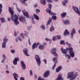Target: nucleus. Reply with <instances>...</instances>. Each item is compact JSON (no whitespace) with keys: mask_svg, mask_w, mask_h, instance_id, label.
<instances>
[{"mask_svg":"<svg viewBox=\"0 0 80 80\" xmlns=\"http://www.w3.org/2000/svg\"><path fill=\"white\" fill-rule=\"evenodd\" d=\"M78 75V72H76L75 71H72L68 73V76L66 78L67 79H70L69 80H73L76 79Z\"/></svg>","mask_w":80,"mask_h":80,"instance_id":"nucleus-1","label":"nucleus"},{"mask_svg":"<svg viewBox=\"0 0 80 80\" xmlns=\"http://www.w3.org/2000/svg\"><path fill=\"white\" fill-rule=\"evenodd\" d=\"M11 20L14 22L15 25H17L19 24V22L18 21V18L17 14H15L13 16H11Z\"/></svg>","mask_w":80,"mask_h":80,"instance_id":"nucleus-2","label":"nucleus"},{"mask_svg":"<svg viewBox=\"0 0 80 80\" xmlns=\"http://www.w3.org/2000/svg\"><path fill=\"white\" fill-rule=\"evenodd\" d=\"M52 4H48V9H46V12L47 13H49L50 15H56V14L55 13H53V12H51V9H52Z\"/></svg>","mask_w":80,"mask_h":80,"instance_id":"nucleus-3","label":"nucleus"},{"mask_svg":"<svg viewBox=\"0 0 80 80\" xmlns=\"http://www.w3.org/2000/svg\"><path fill=\"white\" fill-rule=\"evenodd\" d=\"M18 39L19 41H22V39H25V35H24V34L22 33L20 34V36L16 37L15 40L17 42H18Z\"/></svg>","mask_w":80,"mask_h":80,"instance_id":"nucleus-4","label":"nucleus"},{"mask_svg":"<svg viewBox=\"0 0 80 80\" xmlns=\"http://www.w3.org/2000/svg\"><path fill=\"white\" fill-rule=\"evenodd\" d=\"M67 49L69 51V54L70 55L71 57L73 58L75 57V52H74V51L73 50V48L72 47L68 48H67Z\"/></svg>","mask_w":80,"mask_h":80,"instance_id":"nucleus-5","label":"nucleus"},{"mask_svg":"<svg viewBox=\"0 0 80 80\" xmlns=\"http://www.w3.org/2000/svg\"><path fill=\"white\" fill-rule=\"evenodd\" d=\"M35 58L38 65L39 66H40L41 60H40V58L39 56H38V55H36L35 56Z\"/></svg>","mask_w":80,"mask_h":80,"instance_id":"nucleus-6","label":"nucleus"},{"mask_svg":"<svg viewBox=\"0 0 80 80\" xmlns=\"http://www.w3.org/2000/svg\"><path fill=\"white\" fill-rule=\"evenodd\" d=\"M62 23L65 25H70V21L69 19L62 20Z\"/></svg>","mask_w":80,"mask_h":80,"instance_id":"nucleus-7","label":"nucleus"},{"mask_svg":"<svg viewBox=\"0 0 80 80\" xmlns=\"http://www.w3.org/2000/svg\"><path fill=\"white\" fill-rule=\"evenodd\" d=\"M19 20L21 22L24 23L26 21V18L25 17L21 15L20 16L19 18Z\"/></svg>","mask_w":80,"mask_h":80,"instance_id":"nucleus-8","label":"nucleus"},{"mask_svg":"<svg viewBox=\"0 0 80 80\" xmlns=\"http://www.w3.org/2000/svg\"><path fill=\"white\" fill-rule=\"evenodd\" d=\"M22 12L24 16H25L26 18H29V14L28 12L26 11L25 9L22 10Z\"/></svg>","mask_w":80,"mask_h":80,"instance_id":"nucleus-9","label":"nucleus"},{"mask_svg":"<svg viewBox=\"0 0 80 80\" xmlns=\"http://www.w3.org/2000/svg\"><path fill=\"white\" fill-rule=\"evenodd\" d=\"M21 65L22 70H24L26 69V65H25V62L23 61H21Z\"/></svg>","mask_w":80,"mask_h":80,"instance_id":"nucleus-10","label":"nucleus"},{"mask_svg":"<svg viewBox=\"0 0 80 80\" xmlns=\"http://www.w3.org/2000/svg\"><path fill=\"white\" fill-rule=\"evenodd\" d=\"M76 33V31L75 30V28H73L72 29V32L71 33V37L72 38H73V35L75 34Z\"/></svg>","mask_w":80,"mask_h":80,"instance_id":"nucleus-11","label":"nucleus"},{"mask_svg":"<svg viewBox=\"0 0 80 80\" xmlns=\"http://www.w3.org/2000/svg\"><path fill=\"white\" fill-rule=\"evenodd\" d=\"M50 75V71H47L44 73L43 77L45 78H47Z\"/></svg>","mask_w":80,"mask_h":80,"instance_id":"nucleus-12","label":"nucleus"},{"mask_svg":"<svg viewBox=\"0 0 80 80\" xmlns=\"http://www.w3.org/2000/svg\"><path fill=\"white\" fill-rule=\"evenodd\" d=\"M23 52L24 54L26 56H27V57H29V55L28 54V53H27V52H28V49L27 48H25L23 50Z\"/></svg>","mask_w":80,"mask_h":80,"instance_id":"nucleus-13","label":"nucleus"},{"mask_svg":"<svg viewBox=\"0 0 80 80\" xmlns=\"http://www.w3.org/2000/svg\"><path fill=\"white\" fill-rule=\"evenodd\" d=\"M19 58H15L13 60V63L14 65L17 64V62L18 61H19Z\"/></svg>","mask_w":80,"mask_h":80,"instance_id":"nucleus-14","label":"nucleus"},{"mask_svg":"<svg viewBox=\"0 0 80 80\" xmlns=\"http://www.w3.org/2000/svg\"><path fill=\"white\" fill-rule=\"evenodd\" d=\"M63 78L62 77V74H59L58 75V78L56 80H63Z\"/></svg>","mask_w":80,"mask_h":80,"instance_id":"nucleus-15","label":"nucleus"},{"mask_svg":"<svg viewBox=\"0 0 80 80\" xmlns=\"http://www.w3.org/2000/svg\"><path fill=\"white\" fill-rule=\"evenodd\" d=\"M12 75L14 77V78L15 80H18V75L15 72L12 74Z\"/></svg>","mask_w":80,"mask_h":80,"instance_id":"nucleus-16","label":"nucleus"},{"mask_svg":"<svg viewBox=\"0 0 80 80\" xmlns=\"http://www.w3.org/2000/svg\"><path fill=\"white\" fill-rule=\"evenodd\" d=\"M61 50L62 51V52L63 53H64L65 54H66V53H67L68 52V49H67V48L66 49H63V48H62L61 49Z\"/></svg>","mask_w":80,"mask_h":80,"instance_id":"nucleus-17","label":"nucleus"},{"mask_svg":"<svg viewBox=\"0 0 80 80\" xmlns=\"http://www.w3.org/2000/svg\"><path fill=\"white\" fill-rule=\"evenodd\" d=\"M66 16H67V12H63L61 14V17L62 18H65V17H66Z\"/></svg>","mask_w":80,"mask_h":80,"instance_id":"nucleus-18","label":"nucleus"},{"mask_svg":"<svg viewBox=\"0 0 80 80\" xmlns=\"http://www.w3.org/2000/svg\"><path fill=\"white\" fill-rule=\"evenodd\" d=\"M9 11L11 15H13L14 11H13V9L12 8L9 7Z\"/></svg>","mask_w":80,"mask_h":80,"instance_id":"nucleus-19","label":"nucleus"},{"mask_svg":"<svg viewBox=\"0 0 80 80\" xmlns=\"http://www.w3.org/2000/svg\"><path fill=\"white\" fill-rule=\"evenodd\" d=\"M40 3L42 5H46V0H40Z\"/></svg>","mask_w":80,"mask_h":80,"instance_id":"nucleus-20","label":"nucleus"},{"mask_svg":"<svg viewBox=\"0 0 80 80\" xmlns=\"http://www.w3.org/2000/svg\"><path fill=\"white\" fill-rule=\"evenodd\" d=\"M45 48V46L42 44H40L38 46V48L40 50H43L44 48Z\"/></svg>","mask_w":80,"mask_h":80,"instance_id":"nucleus-21","label":"nucleus"},{"mask_svg":"<svg viewBox=\"0 0 80 80\" xmlns=\"http://www.w3.org/2000/svg\"><path fill=\"white\" fill-rule=\"evenodd\" d=\"M51 52L52 54H54L56 52H57V48H52L51 51Z\"/></svg>","mask_w":80,"mask_h":80,"instance_id":"nucleus-22","label":"nucleus"},{"mask_svg":"<svg viewBox=\"0 0 80 80\" xmlns=\"http://www.w3.org/2000/svg\"><path fill=\"white\" fill-rule=\"evenodd\" d=\"M69 34H70V33H69V32L68 31V30L67 29L65 30L63 33L64 36H67V35H69Z\"/></svg>","mask_w":80,"mask_h":80,"instance_id":"nucleus-23","label":"nucleus"},{"mask_svg":"<svg viewBox=\"0 0 80 80\" xmlns=\"http://www.w3.org/2000/svg\"><path fill=\"white\" fill-rule=\"evenodd\" d=\"M52 18H49V19L48 21V23L46 24V25L47 26L48 25H50V23L52 22Z\"/></svg>","mask_w":80,"mask_h":80,"instance_id":"nucleus-24","label":"nucleus"},{"mask_svg":"<svg viewBox=\"0 0 80 80\" xmlns=\"http://www.w3.org/2000/svg\"><path fill=\"white\" fill-rule=\"evenodd\" d=\"M52 61L54 62V63H57V57H54L52 59Z\"/></svg>","mask_w":80,"mask_h":80,"instance_id":"nucleus-25","label":"nucleus"},{"mask_svg":"<svg viewBox=\"0 0 80 80\" xmlns=\"http://www.w3.org/2000/svg\"><path fill=\"white\" fill-rule=\"evenodd\" d=\"M20 1L21 3L22 4V5H24L25 6L27 7V4L25 2V1H23L22 0H20Z\"/></svg>","mask_w":80,"mask_h":80,"instance_id":"nucleus-26","label":"nucleus"},{"mask_svg":"<svg viewBox=\"0 0 80 80\" xmlns=\"http://www.w3.org/2000/svg\"><path fill=\"white\" fill-rule=\"evenodd\" d=\"M8 39L6 38V37H5L3 39V42L5 43H7V42H8Z\"/></svg>","mask_w":80,"mask_h":80,"instance_id":"nucleus-27","label":"nucleus"},{"mask_svg":"<svg viewBox=\"0 0 80 80\" xmlns=\"http://www.w3.org/2000/svg\"><path fill=\"white\" fill-rule=\"evenodd\" d=\"M1 20V22L2 23H5L6 22V20L4 18H0Z\"/></svg>","mask_w":80,"mask_h":80,"instance_id":"nucleus-28","label":"nucleus"},{"mask_svg":"<svg viewBox=\"0 0 80 80\" xmlns=\"http://www.w3.org/2000/svg\"><path fill=\"white\" fill-rule=\"evenodd\" d=\"M49 30L50 32H53V31L55 30V28H54V27L53 26H52L49 29Z\"/></svg>","mask_w":80,"mask_h":80,"instance_id":"nucleus-29","label":"nucleus"},{"mask_svg":"<svg viewBox=\"0 0 80 80\" xmlns=\"http://www.w3.org/2000/svg\"><path fill=\"white\" fill-rule=\"evenodd\" d=\"M40 28L43 31L45 30V26L43 24H42Z\"/></svg>","mask_w":80,"mask_h":80,"instance_id":"nucleus-30","label":"nucleus"},{"mask_svg":"<svg viewBox=\"0 0 80 80\" xmlns=\"http://www.w3.org/2000/svg\"><path fill=\"white\" fill-rule=\"evenodd\" d=\"M68 0H64L62 2V4L65 6L66 5V3L68 2Z\"/></svg>","mask_w":80,"mask_h":80,"instance_id":"nucleus-31","label":"nucleus"},{"mask_svg":"<svg viewBox=\"0 0 80 80\" xmlns=\"http://www.w3.org/2000/svg\"><path fill=\"white\" fill-rule=\"evenodd\" d=\"M33 16L35 18L36 20H39V17L37 15L34 14H33Z\"/></svg>","mask_w":80,"mask_h":80,"instance_id":"nucleus-32","label":"nucleus"},{"mask_svg":"<svg viewBox=\"0 0 80 80\" xmlns=\"http://www.w3.org/2000/svg\"><path fill=\"white\" fill-rule=\"evenodd\" d=\"M65 57L67 58L68 59H70V58H71V56H70V55H69V54H65Z\"/></svg>","mask_w":80,"mask_h":80,"instance_id":"nucleus-33","label":"nucleus"},{"mask_svg":"<svg viewBox=\"0 0 80 80\" xmlns=\"http://www.w3.org/2000/svg\"><path fill=\"white\" fill-rule=\"evenodd\" d=\"M36 45H37V43L35 42L32 45V48L33 50L36 48Z\"/></svg>","mask_w":80,"mask_h":80,"instance_id":"nucleus-34","label":"nucleus"},{"mask_svg":"<svg viewBox=\"0 0 80 80\" xmlns=\"http://www.w3.org/2000/svg\"><path fill=\"white\" fill-rule=\"evenodd\" d=\"M53 41H56L57 40V36H53L52 38Z\"/></svg>","mask_w":80,"mask_h":80,"instance_id":"nucleus-35","label":"nucleus"},{"mask_svg":"<svg viewBox=\"0 0 80 80\" xmlns=\"http://www.w3.org/2000/svg\"><path fill=\"white\" fill-rule=\"evenodd\" d=\"M6 47V43L5 42H3L2 44V47L3 48H5Z\"/></svg>","mask_w":80,"mask_h":80,"instance_id":"nucleus-36","label":"nucleus"},{"mask_svg":"<svg viewBox=\"0 0 80 80\" xmlns=\"http://www.w3.org/2000/svg\"><path fill=\"white\" fill-rule=\"evenodd\" d=\"M35 12L36 13H38L40 12V10L38 9H36L35 10Z\"/></svg>","mask_w":80,"mask_h":80,"instance_id":"nucleus-37","label":"nucleus"},{"mask_svg":"<svg viewBox=\"0 0 80 80\" xmlns=\"http://www.w3.org/2000/svg\"><path fill=\"white\" fill-rule=\"evenodd\" d=\"M52 19L53 20H57V17L55 15L53 16L52 17Z\"/></svg>","mask_w":80,"mask_h":80,"instance_id":"nucleus-38","label":"nucleus"},{"mask_svg":"<svg viewBox=\"0 0 80 80\" xmlns=\"http://www.w3.org/2000/svg\"><path fill=\"white\" fill-rule=\"evenodd\" d=\"M32 27L31 25L28 26L27 28V30H30L32 28Z\"/></svg>","mask_w":80,"mask_h":80,"instance_id":"nucleus-39","label":"nucleus"},{"mask_svg":"<svg viewBox=\"0 0 80 80\" xmlns=\"http://www.w3.org/2000/svg\"><path fill=\"white\" fill-rule=\"evenodd\" d=\"M24 32H25V33L24 34V35H25L26 37H28V32H27L26 31H25Z\"/></svg>","mask_w":80,"mask_h":80,"instance_id":"nucleus-40","label":"nucleus"},{"mask_svg":"<svg viewBox=\"0 0 80 80\" xmlns=\"http://www.w3.org/2000/svg\"><path fill=\"white\" fill-rule=\"evenodd\" d=\"M66 44L67 45L68 47H72V45L71 44L69 43L68 42H66Z\"/></svg>","mask_w":80,"mask_h":80,"instance_id":"nucleus-41","label":"nucleus"},{"mask_svg":"<svg viewBox=\"0 0 80 80\" xmlns=\"http://www.w3.org/2000/svg\"><path fill=\"white\" fill-rule=\"evenodd\" d=\"M16 7L18 12H21V9L18 8V6H16Z\"/></svg>","mask_w":80,"mask_h":80,"instance_id":"nucleus-42","label":"nucleus"},{"mask_svg":"<svg viewBox=\"0 0 80 80\" xmlns=\"http://www.w3.org/2000/svg\"><path fill=\"white\" fill-rule=\"evenodd\" d=\"M2 57L4 59H7V57H6V56L4 54H3L2 55Z\"/></svg>","mask_w":80,"mask_h":80,"instance_id":"nucleus-43","label":"nucleus"},{"mask_svg":"<svg viewBox=\"0 0 80 80\" xmlns=\"http://www.w3.org/2000/svg\"><path fill=\"white\" fill-rule=\"evenodd\" d=\"M11 52L12 53H15V50L14 49H12L11 50Z\"/></svg>","mask_w":80,"mask_h":80,"instance_id":"nucleus-44","label":"nucleus"},{"mask_svg":"<svg viewBox=\"0 0 80 80\" xmlns=\"http://www.w3.org/2000/svg\"><path fill=\"white\" fill-rule=\"evenodd\" d=\"M30 75L31 76H33V72H32V70H30Z\"/></svg>","mask_w":80,"mask_h":80,"instance_id":"nucleus-45","label":"nucleus"},{"mask_svg":"<svg viewBox=\"0 0 80 80\" xmlns=\"http://www.w3.org/2000/svg\"><path fill=\"white\" fill-rule=\"evenodd\" d=\"M48 3H52L53 1L52 0H46Z\"/></svg>","mask_w":80,"mask_h":80,"instance_id":"nucleus-46","label":"nucleus"},{"mask_svg":"<svg viewBox=\"0 0 80 80\" xmlns=\"http://www.w3.org/2000/svg\"><path fill=\"white\" fill-rule=\"evenodd\" d=\"M64 43H65V41H62L60 42V44L61 45H62V44H64Z\"/></svg>","mask_w":80,"mask_h":80,"instance_id":"nucleus-47","label":"nucleus"},{"mask_svg":"<svg viewBox=\"0 0 80 80\" xmlns=\"http://www.w3.org/2000/svg\"><path fill=\"white\" fill-rule=\"evenodd\" d=\"M56 64H57V63H54V66H53L52 68V70H54L56 66Z\"/></svg>","mask_w":80,"mask_h":80,"instance_id":"nucleus-48","label":"nucleus"},{"mask_svg":"<svg viewBox=\"0 0 80 80\" xmlns=\"http://www.w3.org/2000/svg\"><path fill=\"white\" fill-rule=\"evenodd\" d=\"M56 37H57V39L58 38V39H60L61 38V36L60 35H57L56 36Z\"/></svg>","mask_w":80,"mask_h":80,"instance_id":"nucleus-49","label":"nucleus"},{"mask_svg":"<svg viewBox=\"0 0 80 80\" xmlns=\"http://www.w3.org/2000/svg\"><path fill=\"white\" fill-rule=\"evenodd\" d=\"M38 80H44V79H42L40 76L38 78Z\"/></svg>","mask_w":80,"mask_h":80,"instance_id":"nucleus-50","label":"nucleus"},{"mask_svg":"<svg viewBox=\"0 0 80 80\" xmlns=\"http://www.w3.org/2000/svg\"><path fill=\"white\" fill-rule=\"evenodd\" d=\"M37 7H38V4H35L34 5V8H37Z\"/></svg>","mask_w":80,"mask_h":80,"instance_id":"nucleus-51","label":"nucleus"},{"mask_svg":"<svg viewBox=\"0 0 80 80\" xmlns=\"http://www.w3.org/2000/svg\"><path fill=\"white\" fill-rule=\"evenodd\" d=\"M43 62H44L45 64H46L47 63V59H44L43 60Z\"/></svg>","mask_w":80,"mask_h":80,"instance_id":"nucleus-52","label":"nucleus"},{"mask_svg":"<svg viewBox=\"0 0 80 80\" xmlns=\"http://www.w3.org/2000/svg\"><path fill=\"white\" fill-rule=\"evenodd\" d=\"M60 70L58 68L56 69V72H60Z\"/></svg>","mask_w":80,"mask_h":80,"instance_id":"nucleus-53","label":"nucleus"},{"mask_svg":"<svg viewBox=\"0 0 80 80\" xmlns=\"http://www.w3.org/2000/svg\"><path fill=\"white\" fill-rule=\"evenodd\" d=\"M45 40L46 41H47V42L48 41H50V39H48V38H45Z\"/></svg>","mask_w":80,"mask_h":80,"instance_id":"nucleus-54","label":"nucleus"},{"mask_svg":"<svg viewBox=\"0 0 80 80\" xmlns=\"http://www.w3.org/2000/svg\"><path fill=\"white\" fill-rule=\"evenodd\" d=\"M20 80H25V78L23 77H21L20 78Z\"/></svg>","mask_w":80,"mask_h":80,"instance_id":"nucleus-55","label":"nucleus"},{"mask_svg":"<svg viewBox=\"0 0 80 80\" xmlns=\"http://www.w3.org/2000/svg\"><path fill=\"white\" fill-rule=\"evenodd\" d=\"M58 68L60 70H62V66H60L58 67Z\"/></svg>","mask_w":80,"mask_h":80,"instance_id":"nucleus-56","label":"nucleus"},{"mask_svg":"<svg viewBox=\"0 0 80 80\" xmlns=\"http://www.w3.org/2000/svg\"><path fill=\"white\" fill-rule=\"evenodd\" d=\"M43 45L44 46H46V45H47V43L45 42H43Z\"/></svg>","mask_w":80,"mask_h":80,"instance_id":"nucleus-57","label":"nucleus"},{"mask_svg":"<svg viewBox=\"0 0 80 80\" xmlns=\"http://www.w3.org/2000/svg\"><path fill=\"white\" fill-rule=\"evenodd\" d=\"M32 24H35V21H34L33 20H32Z\"/></svg>","mask_w":80,"mask_h":80,"instance_id":"nucleus-58","label":"nucleus"},{"mask_svg":"<svg viewBox=\"0 0 80 80\" xmlns=\"http://www.w3.org/2000/svg\"><path fill=\"white\" fill-rule=\"evenodd\" d=\"M28 41L29 45H31V42H30V39H28Z\"/></svg>","mask_w":80,"mask_h":80,"instance_id":"nucleus-59","label":"nucleus"},{"mask_svg":"<svg viewBox=\"0 0 80 80\" xmlns=\"http://www.w3.org/2000/svg\"><path fill=\"white\" fill-rule=\"evenodd\" d=\"M53 55H54L55 57H58V54H57L56 52L54 54H53Z\"/></svg>","mask_w":80,"mask_h":80,"instance_id":"nucleus-60","label":"nucleus"},{"mask_svg":"<svg viewBox=\"0 0 80 80\" xmlns=\"http://www.w3.org/2000/svg\"><path fill=\"white\" fill-rule=\"evenodd\" d=\"M2 4H0V9H1V10H2Z\"/></svg>","mask_w":80,"mask_h":80,"instance_id":"nucleus-61","label":"nucleus"},{"mask_svg":"<svg viewBox=\"0 0 80 80\" xmlns=\"http://www.w3.org/2000/svg\"><path fill=\"white\" fill-rule=\"evenodd\" d=\"M14 35L15 37H17V33L15 32V31L14 32Z\"/></svg>","mask_w":80,"mask_h":80,"instance_id":"nucleus-62","label":"nucleus"},{"mask_svg":"<svg viewBox=\"0 0 80 80\" xmlns=\"http://www.w3.org/2000/svg\"><path fill=\"white\" fill-rule=\"evenodd\" d=\"M39 44H40V43L39 42H38L37 44L36 43V48H37V46H38Z\"/></svg>","mask_w":80,"mask_h":80,"instance_id":"nucleus-63","label":"nucleus"},{"mask_svg":"<svg viewBox=\"0 0 80 80\" xmlns=\"http://www.w3.org/2000/svg\"><path fill=\"white\" fill-rule=\"evenodd\" d=\"M6 73L7 74H9V73H10V72H9L8 71H6Z\"/></svg>","mask_w":80,"mask_h":80,"instance_id":"nucleus-64","label":"nucleus"}]
</instances>
